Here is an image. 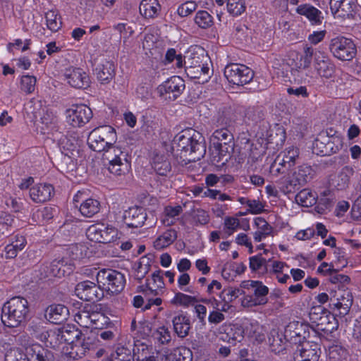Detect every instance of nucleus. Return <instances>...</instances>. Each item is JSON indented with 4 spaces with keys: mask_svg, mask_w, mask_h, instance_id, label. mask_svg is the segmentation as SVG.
<instances>
[{
    "mask_svg": "<svg viewBox=\"0 0 361 361\" xmlns=\"http://www.w3.org/2000/svg\"><path fill=\"white\" fill-rule=\"evenodd\" d=\"M24 111L31 122H35L39 117L42 121V117H44L47 114L53 115L47 111L42 114V111H44L42 102L35 98H32L28 102L24 103Z\"/></svg>",
    "mask_w": 361,
    "mask_h": 361,
    "instance_id": "nucleus-39",
    "label": "nucleus"
},
{
    "mask_svg": "<svg viewBox=\"0 0 361 361\" xmlns=\"http://www.w3.org/2000/svg\"><path fill=\"white\" fill-rule=\"evenodd\" d=\"M182 212L183 208L180 205L166 206L162 214V224L167 226L173 225L177 220V217L182 213Z\"/></svg>",
    "mask_w": 361,
    "mask_h": 361,
    "instance_id": "nucleus-45",
    "label": "nucleus"
},
{
    "mask_svg": "<svg viewBox=\"0 0 361 361\" xmlns=\"http://www.w3.org/2000/svg\"><path fill=\"white\" fill-rule=\"evenodd\" d=\"M154 349L152 345H148L139 339L134 341L133 348V355L134 361H140L148 358V357L154 356Z\"/></svg>",
    "mask_w": 361,
    "mask_h": 361,
    "instance_id": "nucleus-41",
    "label": "nucleus"
},
{
    "mask_svg": "<svg viewBox=\"0 0 361 361\" xmlns=\"http://www.w3.org/2000/svg\"><path fill=\"white\" fill-rule=\"evenodd\" d=\"M353 305V295L350 290H334L330 291L329 307L333 312H337L340 317L345 316Z\"/></svg>",
    "mask_w": 361,
    "mask_h": 361,
    "instance_id": "nucleus-14",
    "label": "nucleus"
},
{
    "mask_svg": "<svg viewBox=\"0 0 361 361\" xmlns=\"http://www.w3.org/2000/svg\"><path fill=\"white\" fill-rule=\"evenodd\" d=\"M329 281L335 285L338 290L345 289L347 285L350 282V278L345 274H340L338 270L334 271L329 276Z\"/></svg>",
    "mask_w": 361,
    "mask_h": 361,
    "instance_id": "nucleus-57",
    "label": "nucleus"
},
{
    "mask_svg": "<svg viewBox=\"0 0 361 361\" xmlns=\"http://www.w3.org/2000/svg\"><path fill=\"white\" fill-rule=\"evenodd\" d=\"M57 340L62 347L63 354L70 360H78L82 357L87 349L82 332L75 326H68L59 329Z\"/></svg>",
    "mask_w": 361,
    "mask_h": 361,
    "instance_id": "nucleus-1",
    "label": "nucleus"
},
{
    "mask_svg": "<svg viewBox=\"0 0 361 361\" xmlns=\"http://www.w3.org/2000/svg\"><path fill=\"white\" fill-rule=\"evenodd\" d=\"M96 280L103 291L110 294L121 293L126 283L125 275L113 269L104 268L99 270L96 275Z\"/></svg>",
    "mask_w": 361,
    "mask_h": 361,
    "instance_id": "nucleus-7",
    "label": "nucleus"
},
{
    "mask_svg": "<svg viewBox=\"0 0 361 361\" xmlns=\"http://www.w3.org/2000/svg\"><path fill=\"white\" fill-rule=\"evenodd\" d=\"M173 357L175 361H192V351L186 347H179L174 350Z\"/></svg>",
    "mask_w": 361,
    "mask_h": 361,
    "instance_id": "nucleus-64",
    "label": "nucleus"
},
{
    "mask_svg": "<svg viewBox=\"0 0 361 361\" xmlns=\"http://www.w3.org/2000/svg\"><path fill=\"white\" fill-rule=\"evenodd\" d=\"M321 345L314 341H304L298 344L294 354L295 361H319Z\"/></svg>",
    "mask_w": 361,
    "mask_h": 361,
    "instance_id": "nucleus-21",
    "label": "nucleus"
},
{
    "mask_svg": "<svg viewBox=\"0 0 361 361\" xmlns=\"http://www.w3.org/2000/svg\"><path fill=\"white\" fill-rule=\"evenodd\" d=\"M116 67L114 61L102 59L94 68L97 80L102 85L109 84L115 77Z\"/></svg>",
    "mask_w": 361,
    "mask_h": 361,
    "instance_id": "nucleus-28",
    "label": "nucleus"
},
{
    "mask_svg": "<svg viewBox=\"0 0 361 361\" xmlns=\"http://www.w3.org/2000/svg\"><path fill=\"white\" fill-rule=\"evenodd\" d=\"M208 61V56L204 54V49L201 47H195L188 59V63L190 68H196L199 71V68Z\"/></svg>",
    "mask_w": 361,
    "mask_h": 361,
    "instance_id": "nucleus-48",
    "label": "nucleus"
},
{
    "mask_svg": "<svg viewBox=\"0 0 361 361\" xmlns=\"http://www.w3.org/2000/svg\"><path fill=\"white\" fill-rule=\"evenodd\" d=\"M22 316L21 297H13L4 305L1 311V322L5 326L11 328L18 326L22 322Z\"/></svg>",
    "mask_w": 361,
    "mask_h": 361,
    "instance_id": "nucleus-10",
    "label": "nucleus"
},
{
    "mask_svg": "<svg viewBox=\"0 0 361 361\" xmlns=\"http://www.w3.org/2000/svg\"><path fill=\"white\" fill-rule=\"evenodd\" d=\"M330 9L334 18H354L357 5L353 0H330Z\"/></svg>",
    "mask_w": 361,
    "mask_h": 361,
    "instance_id": "nucleus-24",
    "label": "nucleus"
},
{
    "mask_svg": "<svg viewBox=\"0 0 361 361\" xmlns=\"http://www.w3.org/2000/svg\"><path fill=\"white\" fill-rule=\"evenodd\" d=\"M163 61L165 65H169L174 61L175 66L178 68H183L185 63V57L181 54H177L174 48L167 49Z\"/></svg>",
    "mask_w": 361,
    "mask_h": 361,
    "instance_id": "nucleus-56",
    "label": "nucleus"
},
{
    "mask_svg": "<svg viewBox=\"0 0 361 361\" xmlns=\"http://www.w3.org/2000/svg\"><path fill=\"white\" fill-rule=\"evenodd\" d=\"M314 53V49L306 44L303 48V53L301 55L298 54H291L288 60V65L290 68L291 74L299 72L310 67L312 57Z\"/></svg>",
    "mask_w": 361,
    "mask_h": 361,
    "instance_id": "nucleus-23",
    "label": "nucleus"
},
{
    "mask_svg": "<svg viewBox=\"0 0 361 361\" xmlns=\"http://www.w3.org/2000/svg\"><path fill=\"white\" fill-rule=\"evenodd\" d=\"M233 135L226 128L216 130L210 137L212 161L224 164L233 151Z\"/></svg>",
    "mask_w": 361,
    "mask_h": 361,
    "instance_id": "nucleus-4",
    "label": "nucleus"
},
{
    "mask_svg": "<svg viewBox=\"0 0 361 361\" xmlns=\"http://www.w3.org/2000/svg\"><path fill=\"white\" fill-rule=\"evenodd\" d=\"M90 320L92 322L90 328L92 329H102L112 325L111 321L107 316L97 311L92 310Z\"/></svg>",
    "mask_w": 361,
    "mask_h": 361,
    "instance_id": "nucleus-52",
    "label": "nucleus"
},
{
    "mask_svg": "<svg viewBox=\"0 0 361 361\" xmlns=\"http://www.w3.org/2000/svg\"><path fill=\"white\" fill-rule=\"evenodd\" d=\"M299 156V149L293 146L287 148L284 152L282 161L288 166V168L294 166L295 159Z\"/></svg>",
    "mask_w": 361,
    "mask_h": 361,
    "instance_id": "nucleus-63",
    "label": "nucleus"
},
{
    "mask_svg": "<svg viewBox=\"0 0 361 361\" xmlns=\"http://www.w3.org/2000/svg\"><path fill=\"white\" fill-rule=\"evenodd\" d=\"M22 316L21 297H13L4 305L1 311V322L5 326L11 328L18 326L22 322Z\"/></svg>",
    "mask_w": 361,
    "mask_h": 361,
    "instance_id": "nucleus-11",
    "label": "nucleus"
},
{
    "mask_svg": "<svg viewBox=\"0 0 361 361\" xmlns=\"http://www.w3.org/2000/svg\"><path fill=\"white\" fill-rule=\"evenodd\" d=\"M271 262L270 259L267 260L258 254L249 258V267L252 273L264 274L268 272L267 262Z\"/></svg>",
    "mask_w": 361,
    "mask_h": 361,
    "instance_id": "nucleus-50",
    "label": "nucleus"
},
{
    "mask_svg": "<svg viewBox=\"0 0 361 361\" xmlns=\"http://www.w3.org/2000/svg\"><path fill=\"white\" fill-rule=\"evenodd\" d=\"M91 109L85 104L73 105L66 111L67 122L73 128L85 126L92 118Z\"/></svg>",
    "mask_w": 361,
    "mask_h": 361,
    "instance_id": "nucleus-18",
    "label": "nucleus"
},
{
    "mask_svg": "<svg viewBox=\"0 0 361 361\" xmlns=\"http://www.w3.org/2000/svg\"><path fill=\"white\" fill-rule=\"evenodd\" d=\"M295 11L298 14L305 16L312 26L321 25L324 18L320 10L307 3L298 6Z\"/></svg>",
    "mask_w": 361,
    "mask_h": 361,
    "instance_id": "nucleus-31",
    "label": "nucleus"
},
{
    "mask_svg": "<svg viewBox=\"0 0 361 361\" xmlns=\"http://www.w3.org/2000/svg\"><path fill=\"white\" fill-rule=\"evenodd\" d=\"M314 68L319 75L327 79L334 76L336 70L334 63L325 54L315 56Z\"/></svg>",
    "mask_w": 361,
    "mask_h": 361,
    "instance_id": "nucleus-32",
    "label": "nucleus"
},
{
    "mask_svg": "<svg viewBox=\"0 0 361 361\" xmlns=\"http://www.w3.org/2000/svg\"><path fill=\"white\" fill-rule=\"evenodd\" d=\"M47 27L52 32H56L63 26L61 16L57 9H51L44 14Z\"/></svg>",
    "mask_w": 361,
    "mask_h": 361,
    "instance_id": "nucleus-44",
    "label": "nucleus"
},
{
    "mask_svg": "<svg viewBox=\"0 0 361 361\" xmlns=\"http://www.w3.org/2000/svg\"><path fill=\"white\" fill-rule=\"evenodd\" d=\"M147 295L148 293L147 294V296L145 295L146 298V302H145L143 297L141 295H137L134 296L132 302L133 305L135 308H142V311H146L150 310L153 305L160 306L161 305L162 299L161 298L157 297L155 298H147Z\"/></svg>",
    "mask_w": 361,
    "mask_h": 361,
    "instance_id": "nucleus-51",
    "label": "nucleus"
},
{
    "mask_svg": "<svg viewBox=\"0 0 361 361\" xmlns=\"http://www.w3.org/2000/svg\"><path fill=\"white\" fill-rule=\"evenodd\" d=\"M151 265L148 259L141 258L139 261L135 262L130 276L134 281L141 283L142 280L145 278L146 275L150 271Z\"/></svg>",
    "mask_w": 361,
    "mask_h": 361,
    "instance_id": "nucleus-43",
    "label": "nucleus"
},
{
    "mask_svg": "<svg viewBox=\"0 0 361 361\" xmlns=\"http://www.w3.org/2000/svg\"><path fill=\"white\" fill-rule=\"evenodd\" d=\"M194 21L202 29L211 27L214 25L213 16L205 10L198 11L195 14Z\"/></svg>",
    "mask_w": 361,
    "mask_h": 361,
    "instance_id": "nucleus-54",
    "label": "nucleus"
},
{
    "mask_svg": "<svg viewBox=\"0 0 361 361\" xmlns=\"http://www.w3.org/2000/svg\"><path fill=\"white\" fill-rule=\"evenodd\" d=\"M139 11L140 15L147 20L158 18L161 13V6L158 0H142Z\"/></svg>",
    "mask_w": 361,
    "mask_h": 361,
    "instance_id": "nucleus-35",
    "label": "nucleus"
},
{
    "mask_svg": "<svg viewBox=\"0 0 361 361\" xmlns=\"http://www.w3.org/2000/svg\"><path fill=\"white\" fill-rule=\"evenodd\" d=\"M185 81L178 75H173L168 78L158 87L159 93L163 95L169 94V99H176L185 90Z\"/></svg>",
    "mask_w": 361,
    "mask_h": 361,
    "instance_id": "nucleus-25",
    "label": "nucleus"
},
{
    "mask_svg": "<svg viewBox=\"0 0 361 361\" xmlns=\"http://www.w3.org/2000/svg\"><path fill=\"white\" fill-rule=\"evenodd\" d=\"M68 309L65 305L54 304L47 308L45 317L50 323L60 324L68 319Z\"/></svg>",
    "mask_w": 361,
    "mask_h": 361,
    "instance_id": "nucleus-34",
    "label": "nucleus"
},
{
    "mask_svg": "<svg viewBox=\"0 0 361 361\" xmlns=\"http://www.w3.org/2000/svg\"><path fill=\"white\" fill-rule=\"evenodd\" d=\"M224 73L229 83L237 86L250 83L254 77L253 71L242 63L226 65Z\"/></svg>",
    "mask_w": 361,
    "mask_h": 361,
    "instance_id": "nucleus-12",
    "label": "nucleus"
},
{
    "mask_svg": "<svg viewBox=\"0 0 361 361\" xmlns=\"http://www.w3.org/2000/svg\"><path fill=\"white\" fill-rule=\"evenodd\" d=\"M123 221L129 228L142 227L147 220V213L142 207H130L123 213Z\"/></svg>",
    "mask_w": 361,
    "mask_h": 361,
    "instance_id": "nucleus-29",
    "label": "nucleus"
},
{
    "mask_svg": "<svg viewBox=\"0 0 361 361\" xmlns=\"http://www.w3.org/2000/svg\"><path fill=\"white\" fill-rule=\"evenodd\" d=\"M91 312V307L89 309L87 307H85L83 310H79L75 314L74 320L81 327L90 329L92 325V322L90 320Z\"/></svg>",
    "mask_w": 361,
    "mask_h": 361,
    "instance_id": "nucleus-58",
    "label": "nucleus"
},
{
    "mask_svg": "<svg viewBox=\"0 0 361 361\" xmlns=\"http://www.w3.org/2000/svg\"><path fill=\"white\" fill-rule=\"evenodd\" d=\"M159 37L151 32L145 35L142 41V48L146 51V54L153 55L152 50L156 47Z\"/></svg>",
    "mask_w": 361,
    "mask_h": 361,
    "instance_id": "nucleus-61",
    "label": "nucleus"
},
{
    "mask_svg": "<svg viewBox=\"0 0 361 361\" xmlns=\"http://www.w3.org/2000/svg\"><path fill=\"white\" fill-rule=\"evenodd\" d=\"M240 221L237 217L226 216L224 221L223 231L226 236L233 235L239 228Z\"/></svg>",
    "mask_w": 361,
    "mask_h": 361,
    "instance_id": "nucleus-60",
    "label": "nucleus"
},
{
    "mask_svg": "<svg viewBox=\"0 0 361 361\" xmlns=\"http://www.w3.org/2000/svg\"><path fill=\"white\" fill-rule=\"evenodd\" d=\"M117 134L115 128L109 125L100 126L94 128L87 137V145L92 151L104 152L116 148Z\"/></svg>",
    "mask_w": 361,
    "mask_h": 361,
    "instance_id": "nucleus-5",
    "label": "nucleus"
},
{
    "mask_svg": "<svg viewBox=\"0 0 361 361\" xmlns=\"http://www.w3.org/2000/svg\"><path fill=\"white\" fill-rule=\"evenodd\" d=\"M29 195L34 202L43 203L54 196V188L49 183H38L30 188Z\"/></svg>",
    "mask_w": 361,
    "mask_h": 361,
    "instance_id": "nucleus-30",
    "label": "nucleus"
},
{
    "mask_svg": "<svg viewBox=\"0 0 361 361\" xmlns=\"http://www.w3.org/2000/svg\"><path fill=\"white\" fill-rule=\"evenodd\" d=\"M75 294L80 300L92 302H99L104 297L99 284L88 280L79 282L75 286Z\"/></svg>",
    "mask_w": 361,
    "mask_h": 361,
    "instance_id": "nucleus-15",
    "label": "nucleus"
},
{
    "mask_svg": "<svg viewBox=\"0 0 361 361\" xmlns=\"http://www.w3.org/2000/svg\"><path fill=\"white\" fill-rule=\"evenodd\" d=\"M202 134L190 128L178 133L173 138L172 149L180 158L196 153L200 149L204 152Z\"/></svg>",
    "mask_w": 361,
    "mask_h": 361,
    "instance_id": "nucleus-3",
    "label": "nucleus"
},
{
    "mask_svg": "<svg viewBox=\"0 0 361 361\" xmlns=\"http://www.w3.org/2000/svg\"><path fill=\"white\" fill-rule=\"evenodd\" d=\"M298 204L302 207H310L315 205L317 202V195L315 192L310 189L301 190L295 196Z\"/></svg>",
    "mask_w": 361,
    "mask_h": 361,
    "instance_id": "nucleus-49",
    "label": "nucleus"
},
{
    "mask_svg": "<svg viewBox=\"0 0 361 361\" xmlns=\"http://www.w3.org/2000/svg\"><path fill=\"white\" fill-rule=\"evenodd\" d=\"M173 328L178 337L183 338L189 334L191 329L190 318L187 314L180 313L172 319Z\"/></svg>",
    "mask_w": 361,
    "mask_h": 361,
    "instance_id": "nucleus-36",
    "label": "nucleus"
},
{
    "mask_svg": "<svg viewBox=\"0 0 361 361\" xmlns=\"http://www.w3.org/2000/svg\"><path fill=\"white\" fill-rule=\"evenodd\" d=\"M24 360L57 361L52 352L39 343H33L24 348Z\"/></svg>",
    "mask_w": 361,
    "mask_h": 361,
    "instance_id": "nucleus-26",
    "label": "nucleus"
},
{
    "mask_svg": "<svg viewBox=\"0 0 361 361\" xmlns=\"http://www.w3.org/2000/svg\"><path fill=\"white\" fill-rule=\"evenodd\" d=\"M311 315L312 319H314V322L317 324L321 331L332 333L338 328V321L336 317L339 315L337 312L331 313L323 311L319 317L315 313H311Z\"/></svg>",
    "mask_w": 361,
    "mask_h": 361,
    "instance_id": "nucleus-27",
    "label": "nucleus"
},
{
    "mask_svg": "<svg viewBox=\"0 0 361 361\" xmlns=\"http://www.w3.org/2000/svg\"><path fill=\"white\" fill-rule=\"evenodd\" d=\"M241 288L247 290V293L242 300L244 307H252L264 305L267 303L269 289L260 281L247 280L243 281Z\"/></svg>",
    "mask_w": 361,
    "mask_h": 361,
    "instance_id": "nucleus-6",
    "label": "nucleus"
},
{
    "mask_svg": "<svg viewBox=\"0 0 361 361\" xmlns=\"http://www.w3.org/2000/svg\"><path fill=\"white\" fill-rule=\"evenodd\" d=\"M86 235L91 241L109 243L114 240L116 235V230L111 225L95 224L89 226Z\"/></svg>",
    "mask_w": 361,
    "mask_h": 361,
    "instance_id": "nucleus-17",
    "label": "nucleus"
},
{
    "mask_svg": "<svg viewBox=\"0 0 361 361\" xmlns=\"http://www.w3.org/2000/svg\"><path fill=\"white\" fill-rule=\"evenodd\" d=\"M73 268L71 264H68L63 258L54 259L50 262H44L40 266V277L46 278L54 276L61 278L69 275L73 272Z\"/></svg>",
    "mask_w": 361,
    "mask_h": 361,
    "instance_id": "nucleus-16",
    "label": "nucleus"
},
{
    "mask_svg": "<svg viewBox=\"0 0 361 361\" xmlns=\"http://www.w3.org/2000/svg\"><path fill=\"white\" fill-rule=\"evenodd\" d=\"M132 359L131 350L123 345L118 346L109 357L102 361H130Z\"/></svg>",
    "mask_w": 361,
    "mask_h": 361,
    "instance_id": "nucleus-53",
    "label": "nucleus"
},
{
    "mask_svg": "<svg viewBox=\"0 0 361 361\" xmlns=\"http://www.w3.org/2000/svg\"><path fill=\"white\" fill-rule=\"evenodd\" d=\"M329 361H345L349 355L348 349L339 342H334L326 349Z\"/></svg>",
    "mask_w": 361,
    "mask_h": 361,
    "instance_id": "nucleus-42",
    "label": "nucleus"
},
{
    "mask_svg": "<svg viewBox=\"0 0 361 361\" xmlns=\"http://www.w3.org/2000/svg\"><path fill=\"white\" fill-rule=\"evenodd\" d=\"M172 301L174 304L188 307L194 305L197 302V299L195 296L178 292L175 294Z\"/></svg>",
    "mask_w": 361,
    "mask_h": 361,
    "instance_id": "nucleus-62",
    "label": "nucleus"
},
{
    "mask_svg": "<svg viewBox=\"0 0 361 361\" xmlns=\"http://www.w3.org/2000/svg\"><path fill=\"white\" fill-rule=\"evenodd\" d=\"M329 49L332 56L341 61H350L357 54V47L351 38L342 35L333 37Z\"/></svg>",
    "mask_w": 361,
    "mask_h": 361,
    "instance_id": "nucleus-9",
    "label": "nucleus"
},
{
    "mask_svg": "<svg viewBox=\"0 0 361 361\" xmlns=\"http://www.w3.org/2000/svg\"><path fill=\"white\" fill-rule=\"evenodd\" d=\"M41 133L47 135L48 138L57 141L58 146L63 154L69 158L78 153L76 144L62 134L60 131L59 121L56 116L47 114L42 117V126H40Z\"/></svg>",
    "mask_w": 361,
    "mask_h": 361,
    "instance_id": "nucleus-2",
    "label": "nucleus"
},
{
    "mask_svg": "<svg viewBox=\"0 0 361 361\" xmlns=\"http://www.w3.org/2000/svg\"><path fill=\"white\" fill-rule=\"evenodd\" d=\"M330 191L326 190L322 192L320 197L317 196V208L319 212L324 213L326 210L330 209L333 205L332 199L329 197Z\"/></svg>",
    "mask_w": 361,
    "mask_h": 361,
    "instance_id": "nucleus-59",
    "label": "nucleus"
},
{
    "mask_svg": "<svg viewBox=\"0 0 361 361\" xmlns=\"http://www.w3.org/2000/svg\"><path fill=\"white\" fill-rule=\"evenodd\" d=\"M285 267H289L286 262L274 260L271 262V267L267 273L270 275L276 276L279 283H286L287 281L290 279V276L288 274H283Z\"/></svg>",
    "mask_w": 361,
    "mask_h": 361,
    "instance_id": "nucleus-46",
    "label": "nucleus"
},
{
    "mask_svg": "<svg viewBox=\"0 0 361 361\" xmlns=\"http://www.w3.org/2000/svg\"><path fill=\"white\" fill-rule=\"evenodd\" d=\"M226 11L230 16L238 17L246 11L245 0H227Z\"/></svg>",
    "mask_w": 361,
    "mask_h": 361,
    "instance_id": "nucleus-55",
    "label": "nucleus"
},
{
    "mask_svg": "<svg viewBox=\"0 0 361 361\" xmlns=\"http://www.w3.org/2000/svg\"><path fill=\"white\" fill-rule=\"evenodd\" d=\"M63 79L70 86L76 89H87L90 84L88 73L81 68L72 66L65 69Z\"/></svg>",
    "mask_w": 361,
    "mask_h": 361,
    "instance_id": "nucleus-22",
    "label": "nucleus"
},
{
    "mask_svg": "<svg viewBox=\"0 0 361 361\" xmlns=\"http://www.w3.org/2000/svg\"><path fill=\"white\" fill-rule=\"evenodd\" d=\"M314 175V171L310 166L301 165L295 168L289 177L288 184L283 187V192L288 193L296 186H302L310 181Z\"/></svg>",
    "mask_w": 361,
    "mask_h": 361,
    "instance_id": "nucleus-20",
    "label": "nucleus"
},
{
    "mask_svg": "<svg viewBox=\"0 0 361 361\" xmlns=\"http://www.w3.org/2000/svg\"><path fill=\"white\" fill-rule=\"evenodd\" d=\"M165 284L164 282V271L158 269L152 274L151 280L146 279L145 286H141L140 288L141 290L145 293L147 296V293H150L154 296L159 295V291L164 288Z\"/></svg>",
    "mask_w": 361,
    "mask_h": 361,
    "instance_id": "nucleus-33",
    "label": "nucleus"
},
{
    "mask_svg": "<svg viewBox=\"0 0 361 361\" xmlns=\"http://www.w3.org/2000/svg\"><path fill=\"white\" fill-rule=\"evenodd\" d=\"M154 172L161 176H168L171 172V164L165 154H155L151 161Z\"/></svg>",
    "mask_w": 361,
    "mask_h": 361,
    "instance_id": "nucleus-40",
    "label": "nucleus"
},
{
    "mask_svg": "<svg viewBox=\"0 0 361 361\" xmlns=\"http://www.w3.org/2000/svg\"><path fill=\"white\" fill-rule=\"evenodd\" d=\"M178 237V233L174 228H167L157 235L153 242V247L157 250H163L172 245Z\"/></svg>",
    "mask_w": 361,
    "mask_h": 361,
    "instance_id": "nucleus-37",
    "label": "nucleus"
},
{
    "mask_svg": "<svg viewBox=\"0 0 361 361\" xmlns=\"http://www.w3.org/2000/svg\"><path fill=\"white\" fill-rule=\"evenodd\" d=\"M310 331L316 334V331L309 324L299 322H290L285 328V336L289 337L290 340L295 343L300 344L304 341H309Z\"/></svg>",
    "mask_w": 361,
    "mask_h": 361,
    "instance_id": "nucleus-19",
    "label": "nucleus"
},
{
    "mask_svg": "<svg viewBox=\"0 0 361 361\" xmlns=\"http://www.w3.org/2000/svg\"><path fill=\"white\" fill-rule=\"evenodd\" d=\"M105 154L109 161V171L116 176H123L131 170V156L125 149L119 147L111 148Z\"/></svg>",
    "mask_w": 361,
    "mask_h": 361,
    "instance_id": "nucleus-8",
    "label": "nucleus"
},
{
    "mask_svg": "<svg viewBox=\"0 0 361 361\" xmlns=\"http://www.w3.org/2000/svg\"><path fill=\"white\" fill-rule=\"evenodd\" d=\"M57 210L56 207L46 206L32 211L31 215L32 221L38 225L49 224L56 215Z\"/></svg>",
    "mask_w": 361,
    "mask_h": 361,
    "instance_id": "nucleus-38",
    "label": "nucleus"
},
{
    "mask_svg": "<svg viewBox=\"0 0 361 361\" xmlns=\"http://www.w3.org/2000/svg\"><path fill=\"white\" fill-rule=\"evenodd\" d=\"M79 210L82 216L92 217L99 212L100 202L96 199L87 198L80 204Z\"/></svg>",
    "mask_w": 361,
    "mask_h": 361,
    "instance_id": "nucleus-47",
    "label": "nucleus"
},
{
    "mask_svg": "<svg viewBox=\"0 0 361 361\" xmlns=\"http://www.w3.org/2000/svg\"><path fill=\"white\" fill-rule=\"evenodd\" d=\"M314 152L319 156H330L338 152L343 146V137L338 133L331 136L317 138L314 143Z\"/></svg>",
    "mask_w": 361,
    "mask_h": 361,
    "instance_id": "nucleus-13",
    "label": "nucleus"
}]
</instances>
